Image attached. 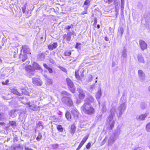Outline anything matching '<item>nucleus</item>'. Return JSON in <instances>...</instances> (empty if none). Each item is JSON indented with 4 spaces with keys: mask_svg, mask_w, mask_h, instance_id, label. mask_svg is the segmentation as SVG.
<instances>
[{
    "mask_svg": "<svg viewBox=\"0 0 150 150\" xmlns=\"http://www.w3.org/2000/svg\"><path fill=\"white\" fill-rule=\"evenodd\" d=\"M48 80H49V83L50 84H52V80L50 79H48Z\"/></svg>",
    "mask_w": 150,
    "mask_h": 150,
    "instance_id": "obj_64",
    "label": "nucleus"
},
{
    "mask_svg": "<svg viewBox=\"0 0 150 150\" xmlns=\"http://www.w3.org/2000/svg\"><path fill=\"white\" fill-rule=\"evenodd\" d=\"M138 73L140 79L142 80H144L145 77V74L143 71L141 70H139Z\"/></svg>",
    "mask_w": 150,
    "mask_h": 150,
    "instance_id": "obj_15",
    "label": "nucleus"
},
{
    "mask_svg": "<svg viewBox=\"0 0 150 150\" xmlns=\"http://www.w3.org/2000/svg\"><path fill=\"white\" fill-rule=\"evenodd\" d=\"M69 97L66 96L63 97L62 99V101L63 103L69 106H72L73 105V102Z\"/></svg>",
    "mask_w": 150,
    "mask_h": 150,
    "instance_id": "obj_6",
    "label": "nucleus"
},
{
    "mask_svg": "<svg viewBox=\"0 0 150 150\" xmlns=\"http://www.w3.org/2000/svg\"><path fill=\"white\" fill-rule=\"evenodd\" d=\"M22 11L23 13H24L26 9V6L25 5H24L23 7L22 8Z\"/></svg>",
    "mask_w": 150,
    "mask_h": 150,
    "instance_id": "obj_45",
    "label": "nucleus"
},
{
    "mask_svg": "<svg viewBox=\"0 0 150 150\" xmlns=\"http://www.w3.org/2000/svg\"><path fill=\"white\" fill-rule=\"evenodd\" d=\"M9 124V125L12 126L13 128H15L16 127V122L15 121H10Z\"/></svg>",
    "mask_w": 150,
    "mask_h": 150,
    "instance_id": "obj_31",
    "label": "nucleus"
},
{
    "mask_svg": "<svg viewBox=\"0 0 150 150\" xmlns=\"http://www.w3.org/2000/svg\"><path fill=\"white\" fill-rule=\"evenodd\" d=\"M47 70H48L49 72L50 73H52L53 72V71H52V69L51 68H50V67H49L48 69H47Z\"/></svg>",
    "mask_w": 150,
    "mask_h": 150,
    "instance_id": "obj_50",
    "label": "nucleus"
},
{
    "mask_svg": "<svg viewBox=\"0 0 150 150\" xmlns=\"http://www.w3.org/2000/svg\"><path fill=\"white\" fill-rule=\"evenodd\" d=\"M73 26V25H70L67 26H66L65 28L67 30H69L71 28V27H72Z\"/></svg>",
    "mask_w": 150,
    "mask_h": 150,
    "instance_id": "obj_49",
    "label": "nucleus"
},
{
    "mask_svg": "<svg viewBox=\"0 0 150 150\" xmlns=\"http://www.w3.org/2000/svg\"><path fill=\"white\" fill-rule=\"evenodd\" d=\"M36 127L39 129V130H42L43 128V127L42 125V123L40 122L37 123Z\"/></svg>",
    "mask_w": 150,
    "mask_h": 150,
    "instance_id": "obj_25",
    "label": "nucleus"
},
{
    "mask_svg": "<svg viewBox=\"0 0 150 150\" xmlns=\"http://www.w3.org/2000/svg\"><path fill=\"white\" fill-rule=\"evenodd\" d=\"M66 82L71 92L73 93H75V89L74 86V84L72 81L69 78H67L66 79Z\"/></svg>",
    "mask_w": 150,
    "mask_h": 150,
    "instance_id": "obj_5",
    "label": "nucleus"
},
{
    "mask_svg": "<svg viewBox=\"0 0 150 150\" xmlns=\"http://www.w3.org/2000/svg\"><path fill=\"white\" fill-rule=\"evenodd\" d=\"M105 2L108 3L109 4L112 2V0H105Z\"/></svg>",
    "mask_w": 150,
    "mask_h": 150,
    "instance_id": "obj_56",
    "label": "nucleus"
},
{
    "mask_svg": "<svg viewBox=\"0 0 150 150\" xmlns=\"http://www.w3.org/2000/svg\"><path fill=\"white\" fill-rule=\"evenodd\" d=\"M148 114L147 113H145L144 114H142L139 115L137 116L136 117V119L139 121H141L142 120H144L146 117L147 116Z\"/></svg>",
    "mask_w": 150,
    "mask_h": 150,
    "instance_id": "obj_13",
    "label": "nucleus"
},
{
    "mask_svg": "<svg viewBox=\"0 0 150 150\" xmlns=\"http://www.w3.org/2000/svg\"><path fill=\"white\" fill-rule=\"evenodd\" d=\"M127 50L125 47L123 48V50L121 52V57L123 59L127 58Z\"/></svg>",
    "mask_w": 150,
    "mask_h": 150,
    "instance_id": "obj_18",
    "label": "nucleus"
},
{
    "mask_svg": "<svg viewBox=\"0 0 150 150\" xmlns=\"http://www.w3.org/2000/svg\"><path fill=\"white\" fill-rule=\"evenodd\" d=\"M81 111L89 115L93 114L95 112L94 109L89 103L85 102L81 108Z\"/></svg>",
    "mask_w": 150,
    "mask_h": 150,
    "instance_id": "obj_1",
    "label": "nucleus"
},
{
    "mask_svg": "<svg viewBox=\"0 0 150 150\" xmlns=\"http://www.w3.org/2000/svg\"><path fill=\"white\" fill-rule=\"evenodd\" d=\"M80 45V44L79 43H77L75 46V48H79V46Z\"/></svg>",
    "mask_w": 150,
    "mask_h": 150,
    "instance_id": "obj_57",
    "label": "nucleus"
},
{
    "mask_svg": "<svg viewBox=\"0 0 150 150\" xmlns=\"http://www.w3.org/2000/svg\"><path fill=\"white\" fill-rule=\"evenodd\" d=\"M67 119L69 121H71V116L70 112H67L65 115Z\"/></svg>",
    "mask_w": 150,
    "mask_h": 150,
    "instance_id": "obj_28",
    "label": "nucleus"
},
{
    "mask_svg": "<svg viewBox=\"0 0 150 150\" xmlns=\"http://www.w3.org/2000/svg\"><path fill=\"white\" fill-rule=\"evenodd\" d=\"M91 146V144L90 143H88L86 145V148L87 149H89Z\"/></svg>",
    "mask_w": 150,
    "mask_h": 150,
    "instance_id": "obj_51",
    "label": "nucleus"
},
{
    "mask_svg": "<svg viewBox=\"0 0 150 150\" xmlns=\"http://www.w3.org/2000/svg\"><path fill=\"white\" fill-rule=\"evenodd\" d=\"M71 54V52L70 51H66L64 52V54L66 56H69Z\"/></svg>",
    "mask_w": 150,
    "mask_h": 150,
    "instance_id": "obj_43",
    "label": "nucleus"
},
{
    "mask_svg": "<svg viewBox=\"0 0 150 150\" xmlns=\"http://www.w3.org/2000/svg\"><path fill=\"white\" fill-rule=\"evenodd\" d=\"M83 144H83L82 142H81L78 147L76 149V150H79L81 148Z\"/></svg>",
    "mask_w": 150,
    "mask_h": 150,
    "instance_id": "obj_46",
    "label": "nucleus"
},
{
    "mask_svg": "<svg viewBox=\"0 0 150 150\" xmlns=\"http://www.w3.org/2000/svg\"><path fill=\"white\" fill-rule=\"evenodd\" d=\"M90 5V0H86L84 3L83 5V6L84 8V10H87Z\"/></svg>",
    "mask_w": 150,
    "mask_h": 150,
    "instance_id": "obj_17",
    "label": "nucleus"
},
{
    "mask_svg": "<svg viewBox=\"0 0 150 150\" xmlns=\"http://www.w3.org/2000/svg\"><path fill=\"white\" fill-rule=\"evenodd\" d=\"M43 66L45 68L47 69H48V68L49 67H48L47 65L46 64H43Z\"/></svg>",
    "mask_w": 150,
    "mask_h": 150,
    "instance_id": "obj_54",
    "label": "nucleus"
},
{
    "mask_svg": "<svg viewBox=\"0 0 150 150\" xmlns=\"http://www.w3.org/2000/svg\"><path fill=\"white\" fill-rule=\"evenodd\" d=\"M23 91H22V93L24 94H26L27 93L25 92V91L26 90V89L25 88L22 89Z\"/></svg>",
    "mask_w": 150,
    "mask_h": 150,
    "instance_id": "obj_52",
    "label": "nucleus"
},
{
    "mask_svg": "<svg viewBox=\"0 0 150 150\" xmlns=\"http://www.w3.org/2000/svg\"><path fill=\"white\" fill-rule=\"evenodd\" d=\"M22 49L23 50V53L24 54H30V50L28 47L24 45L22 47Z\"/></svg>",
    "mask_w": 150,
    "mask_h": 150,
    "instance_id": "obj_14",
    "label": "nucleus"
},
{
    "mask_svg": "<svg viewBox=\"0 0 150 150\" xmlns=\"http://www.w3.org/2000/svg\"><path fill=\"white\" fill-rule=\"evenodd\" d=\"M19 57L20 60L24 62L27 59V57L26 54H20Z\"/></svg>",
    "mask_w": 150,
    "mask_h": 150,
    "instance_id": "obj_21",
    "label": "nucleus"
},
{
    "mask_svg": "<svg viewBox=\"0 0 150 150\" xmlns=\"http://www.w3.org/2000/svg\"><path fill=\"white\" fill-rule=\"evenodd\" d=\"M75 74L76 78L78 80H80L81 79L80 77L79 76L77 73L76 72Z\"/></svg>",
    "mask_w": 150,
    "mask_h": 150,
    "instance_id": "obj_47",
    "label": "nucleus"
},
{
    "mask_svg": "<svg viewBox=\"0 0 150 150\" xmlns=\"http://www.w3.org/2000/svg\"><path fill=\"white\" fill-rule=\"evenodd\" d=\"M101 115H99V116H98V117L97 118L98 120H101Z\"/></svg>",
    "mask_w": 150,
    "mask_h": 150,
    "instance_id": "obj_62",
    "label": "nucleus"
},
{
    "mask_svg": "<svg viewBox=\"0 0 150 150\" xmlns=\"http://www.w3.org/2000/svg\"><path fill=\"white\" fill-rule=\"evenodd\" d=\"M12 92L14 94H16L17 95H21V93L18 91L16 89H12L11 90Z\"/></svg>",
    "mask_w": 150,
    "mask_h": 150,
    "instance_id": "obj_34",
    "label": "nucleus"
},
{
    "mask_svg": "<svg viewBox=\"0 0 150 150\" xmlns=\"http://www.w3.org/2000/svg\"><path fill=\"white\" fill-rule=\"evenodd\" d=\"M75 131V127L74 125H72L71 126V129L70 132L71 133L74 134Z\"/></svg>",
    "mask_w": 150,
    "mask_h": 150,
    "instance_id": "obj_33",
    "label": "nucleus"
},
{
    "mask_svg": "<svg viewBox=\"0 0 150 150\" xmlns=\"http://www.w3.org/2000/svg\"><path fill=\"white\" fill-rule=\"evenodd\" d=\"M87 13V10H85V11H84L82 12L81 14L82 15H84L85 14H86Z\"/></svg>",
    "mask_w": 150,
    "mask_h": 150,
    "instance_id": "obj_58",
    "label": "nucleus"
},
{
    "mask_svg": "<svg viewBox=\"0 0 150 150\" xmlns=\"http://www.w3.org/2000/svg\"><path fill=\"white\" fill-rule=\"evenodd\" d=\"M27 107L33 111H36L38 108V107L36 105L34 104H31L30 102H28L27 103Z\"/></svg>",
    "mask_w": 150,
    "mask_h": 150,
    "instance_id": "obj_12",
    "label": "nucleus"
},
{
    "mask_svg": "<svg viewBox=\"0 0 150 150\" xmlns=\"http://www.w3.org/2000/svg\"><path fill=\"white\" fill-rule=\"evenodd\" d=\"M124 31V29L122 27H120L118 30V34L122 36Z\"/></svg>",
    "mask_w": 150,
    "mask_h": 150,
    "instance_id": "obj_30",
    "label": "nucleus"
},
{
    "mask_svg": "<svg viewBox=\"0 0 150 150\" xmlns=\"http://www.w3.org/2000/svg\"><path fill=\"white\" fill-rule=\"evenodd\" d=\"M102 110L103 112H105V106L104 105V106L103 107V108L102 109Z\"/></svg>",
    "mask_w": 150,
    "mask_h": 150,
    "instance_id": "obj_61",
    "label": "nucleus"
},
{
    "mask_svg": "<svg viewBox=\"0 0 150 150\" xmlns=\"http://www.w3.org/2000/svg\"><path fill=\"white\" fill-rule=\"evenodd\" d=\"M50 63L52 64H54V60L51 59H50Z\"/></svg>",
    "mask_w": 150,
    "mask_h": 150,
    "instance_id": "obj_53",
    "label": "nucleus"
},
{
    "mask_svg": "<svg viewBox=\"0 0 150 150\" xmlns=\"http://www.w3.org/2000/svg\"><path fill=\"white\" fill-rule=\"evenodd\" d=\"M52 147L54 149L57 148L59 147V145L57 144H54L52 145Z\"/></svg>",
    "mask_w": 150,
    "mask_h": 150,
    "instance_id": "obj_48",
    "label": "nucleus"
},
{
    "mask_svg": "<svg viewBox=\"0 0 150 150\" xmlns=\"http://www.w3.org/2000/svg\"><path fill=\"white\" fill-rule=\"evenodd\" d=\"M16 110H12L10 111L9 112V115L10 117L14 118L17 115V113H16Z\"/></svg>",
    "mask_w": 150,
    "mask_h": 150,
    "instance_id": "obj_19",
    "label": "nucleus"
},
{
    "mask_svg": "<svg viewBox=\"0 0 150 150\" xmlns=\"http://www.w3.org/2000/svg\"><path fill=\"white\" fill-rule=\"evenodd\" d=\"M33 83L35 85L41 86L42 84V80L38 78H32Z\"/></svg>",
    "mask_w": 150,
    "mask_h": 150,
    "instance_id": "obj_8",
    "label": "nucleus"
},
{
    "mask_svg": "<svg viewBox=\"0 0 150 150\" xmlns=\"http://www.w3.org/2000/svg\"><path fill=\"white\" fill-rule=\"evenodd\" d=\"M95 87V85L94 84L90 85V88L91 89L94 88Z\"/></svg>",
    "mask_w": 150,
    "mask_h": 150,
    "instance_id": "obj_59",
    "label": "nucleus"
},
{
    "mask_svg": "<svg viewBox=\"0 0 150 150\" xmlns=\"http://www.w3.org/2000/svg\"><path fill=\"white\" fill-rule=\"evenodd\" d=\"M102 93L101 91V89L100 88H99L97 92L96 95V97L97 100H98L99 99Z\"/></svg>",
    "mask_w": 150,
    "mask_h": 150,
    "instance_id": "obj_20",
    "label": "nucleus"
},
{
    "mask_svg": "<svg viewBox=\"0 0 150 150\" xmlns=\"http://www.w3.org/2000/svg\"><path fill=\"white\" fill-rule=\"evenodd\" d=\"M124 1L121 0V10L123 11L124 8Z\"/></svg>",
    "mask_w": 150,
    "mask_h": 150,
    "instance_id": "obj_37",
    "label": "nucleus"
},
{
    "mask_svg": "<svg viewBox=\"0 0 150 150\" xmlns=\"http://www.w3.org/2000/svg\"><path fill=\"white\" fill-rule=\"evenodd\" d=\"M126 107V104L123 103L121 104L118 108L117 110V115L119 117H120L124 112Z\"/></svg>",
    "mask_w": 150,
    "mask_h": 150,
    "instance_id": "obj_3",
    "label": "nucleus"
},
{
    "mask_svg": "<svg viewBox=\"0 0 150 150\" xmlns=\"http://www.w3.org/2000/svg\"><path fill=\"white\" fill-rule=\"evenodd\" d=\"M77 91L79 93V98L81 99H83L85 97V91H83L80 87L77 88Z\"/></svg>",
    "mask_w": 150,
    "mask_h": 150,
    "instance_id": "obj_7",
    "label": "nucleus"
},
{
    "mask_svg": "<svg viewBox=\"0 0 150 150\" xmlns=\"http://www.w3.org/2000/svg\"><path fill=\"white\" fill-rule=\"evenodd\" d=\"M57 129L60 132H62L63 130V129L61 125H58L57 126Z\"/></svg>",
    "mask_w": 150,
    "mask_h": 150,
    "instance_id": "obj_36",
    "label": "nucleus"
},
{
    "mask_svg": "<svg viewBox=\"0 0 150 150\" xmlns=\"http://www.w3.org/2000/svg\"><path fill=\"white\" fill-rule=\"evenodd\" d=\"M120 133V129H117L115 130V132L112 134L115 135V137H117Z\"/></svg>",
    "mask_w": 150,
    "mask_h": 150,
    "instance_id": "obj_29",
    "label": "nucleus"
},
{
    "mask_svg": "<svg viewBox=\"0 0 150 150\" xmlns=\"http://www.w3.org/2000/svg\"><path fill=\"white\" fill-rule=\"evenodd\" d=\"M71 113L75 120H77L78 118L79 113L76 108H74L72 109L71 111Z\"/></svg>",
    "mask_w": 150,
    "mask_h": 150,
    "instance_id": "obj_11",
    "label": "nucleus"
},
{
    "mask_svg": "<svg viewBox=\"0 0 150 150\" xmlns=\"http://www.w3.org/2000/svg\"><path fill=\"white\" fill-rule=\"evenodd\" d=\"M94 25H96L97 23V20L96 18H95L94 19Z\"/></svg>",
    "mask_w": 150,
    "mask_h": 150,
    "instance_id": "obj_55",
    "label": "nucleus"
},
{
    "mask_svg": "<svg viewBox=\"0 0 150 150\" xmlns=\"http://www.w3.org/2000/svg\"><path fill=\"white\" fill-rule=\"evenodd\" d=\"M117 137H115V135L112 134L110 137L108 139V145H111L113 144L116 140Z\"/></svg>",
    "mask_w": 150,
    "mask_h": 150,
    "instance_id": "obj_10",
    "label": "nucleus"
},
{
    "mask_svg": "<svg viewBox=\"0 0 150 150\" xmlns=\"http://www.w3.org/2000/svg\"><path fill=\"white\" fill-rule=\"evenodd\" d=\"M57 46V44L56 42H54L52 44L48 45V48L49 50H52L56 48Z\"/></svg>",
    "mask_w": 150,
    "mask_h": 150,
    "instance_id": "obj_16",
    "label": "nucleus"
},
{
    "mask_svg": "<svg viewBox=\"0 0 150 150\" xmlns=\"http://www.w3.org/2000/svg\"><path fill=\"white\" fill-rule=\"evenodd\" d=\"M88 136H85L83 139H82V141L81 142H82L84 144L85 142L87 140V139L88 138Z\"/></svg>",
    "mask_w": 150,
    "mask_h": 150,
    "instance_id": "obj_40",
    "label": "nucleus"
},
{
    "mask_svg": "<svg viewBox=\"0 0 150 150\" xmlns=\"http://www.w3.org/2000/svg\"><path fill=\"white\" fill-rule=\"evenodd\" d=\"M61 69L63 71H66V70L63 67H62V68H61Z\"/></svg>",
    "mask_w": 150,
    "mask_h": 150,
    "instance_id": "obj_63",
    "label": "nucleus"
},
{
    "mask_svg": "<svg viewBox=\"0 0 150 150\" xmlns=\"http://www.w3.org/2000/svg\"><path fill=\"white\" fill-rule=\"evenodd\" d=\"M94 101V99L91 96H89L88 98L86 99L85 102H88L90 104L91 103Z\"/></svg>",
    "mask_w": 150,
    "mask_h": 150,
    "instance_id": "obj_26",
    "label": "nucleus"
},
{
    "mask_svg": "<svg viewBox=\"0 0 150 150\" xmlns=\"http://www.w3.org/2000/svg\"><path fill=\"white\" fill-rule=\"evenodd\" d=\"M26 70L29 72V73H31L32 75H33V72L34 71V70L31 66L29 65L26 68Z\"/></svg>",
    "mask_w": 150,
    "mask_h": 150,
    "instance_id": "obj_24",
    "label": "nucleus"
},
{
    "mask_svg": "<svg viewBox=\"0 0 150 150\" xmlns=\"http://www.w3.org/2000/svg\"><path fill=\"white\" fill-rule=\"evenodd\" d=\"M93 79V76L91 75H89L88 76V80L89 81H91Z\"/></svg>",
    "mask_w": 150,
    "mask_h": 150,
    "instance_id": "obj_44",
    "label": "nucleus"
},
{
    "mask_svg": "<svg viewBox=\"0 0 150 150\" xmlns=\"http://www.w3.org/2000/svg\"><path fill=\"white\" fill-rule=\"evenodd\" d=\"M146 129L147 132H150V122L146 125Z\"/></svg>",
    "mask_w": 150,
    "mask_h": 150,
    "instance_id": "obj_38",
    "label": "nucleus"
},
{
    "mask_svg": "<svg viewBox=\"0 0 150 150\" xmlns=\"http://www.w3.org/2000/svg\"><path fill=\"white\" fill-rule=\"evenodd\" d=\"M139 44L141 49L142 50L144 51L147 48V45L143 40H140L139 41Z\"/></svg>",
    "mask_w": 150,
    "mask_h": 150,
    "instance_id": "obj_9",
    "label": "nucleus"
},
{
    "mask_svg": "<svg viewBox=\"0 0 150 150\" xmlns=\"http://www.w3.org/2000/svg\"><path fill=\"white\" fill-rule=\"evenodd\" d=\"M38 56L39 57L40 59L41 60H43L44 59L45 57L44 54L42 53L39 54Z\"/></svg>",
    "mask_w": 150,
    "mask_h": 150,
    "instance_id": "obj_39",
    "label": "nucleus"
},
{
    "mask_svg": "<svg viewBox=\"0 0 150 150\" xmlns=\"http://www.w3.org/2000/svg\"><path fill=\"white\" fill-rule=\"evenodd\" d=\"M51 118V120L54 122H59V119L57 118L55 116H52Z\"/></svg>",
    "mask_w": 150,
    "mask_h": 150,
    "instance_id": "obj_32",
    "label": "nucleus"
},
{
    "mask_svg": "<svg viewBox=\"0 0 150 150\" xmlns=\"http://www.w3.org/2000/svg\"><path fill=\"white\" fill-rule=\"evenodd\" d=\"M33 67L37 70H40L41 69L40 66L35 62H33Z\"/></svg>",
    "mask_w": 150,
    "mask_h": 150,
    "instance_id": "obj_27",
    "label": "nucleus"
},
{
    "mask_svg": "<svg viewBox=\"0 0 150 150\" xmlns=\"http://www.w3.org/2000/svg\"><path fill=\"white\" fill-rule=\"evenodd\" d=\"M7 117V115L6 113L3 112L0 113V119L1 120H5L6 119Z\"/></svg>",
    "mask_w": 150,
    "mask_h": 150,
    "instance_id": "obj_23",
    "label": "nucleus"
},
{
    "mask_svg": "<svg viewBox=\"0 0 150 150\" xmlns=\"http://www.w3.org/2000/svg\"><path fill=\"white\" fill-rule=\"evenodd\" d=\"M71 35L74 36L76 35V33L74 31H72V32H68L67 34L64 35L63 37L64 39L63 40L67 42H69L71 40Z\"/></svg>",
    "mask_w": 150,
    "mask_h": 150,
    "instance_id": "obj_4",
    "label": "nucleus"
},
{
    "mask_svg": "<svg viewBox=\"0 0 150 150\" xmlns=\"http://www.w3.org/2000/svg\"><path fill=\"white\" fill-rule=\"evenodd\" d=\"M61 94L63 97L67 96L70 97L71 96L70 94L68 93L66 91H63L61 92Z\"/></svg>",
    "mask_w": 150,
    "mask_h": 150,
    "instance_id": "obj_35",
    "label": "nucleus"
},
{
    "mask_svg": "<svg viewBox=\"0 0 150 150\" xmlns=\"http://www.w3.org/2000/svg\"><path fill=\"white\" fill-rule=\"evenodd\" d=\"M141 108L142 109H144L146 107V105L145 103H141V105H140Z\"/></svg>",
    "mask_w": 150,
    "mask_h": 150,
    "instance_id": "obj_42",
    "label": "nucleus"
},
{
    "mask_svg": "<svg viewBox=\"0 0 150 150\" xmlns=\"http://www.w3.org/2000/svg\"><path fill=\"white\" fill-rule=\"evenodd\" d=\"M42 137V134L41 133H39L38 134L37 137L36 138V139L38 141H39L41 139Z\"/></svg>",
    "mask_w": 150,
    "mask_h": 150,
    "instance_id": "obj_41",
    "label": "nucleus"
},
{
    "mask_svg": "<svg viewBox=\"0 0 150 150\" xmlns=\"http://www.w3.org/2000/svg\"><path fill=\"white\" fill-rule=\"evenodd\" d=\"M137 58L138 61L140 63H144V59L142 55L139 54L137 55Z\"/></svg>",
    "mask_w": 150,
    "mask_h": 150,
    "instance_id": "obj_22",
    "label": "nucleus"
},
{
    "mask_svg": "<svg viewBox=\"0 0 150 150\" xmlns=\"http://www.w3.org/2000/svg\"><path fill=\"white\" fill-rule=\"evenodd\" d=\"M25 150H33L31 148H29L28 147H26L25 148Z\"/></svg>",
    "mask_w": 150,
    "mask_h": 150,
    "instance_id": "obj_60",
    "label": "nucleus"
},
{
    "mask_svg": "<svg viewBox=\"0 0 150 150\" xmlns=\"http://www.w3.org/2000/svg\"><path fill=\"white\" fill-rule=\"evenodd\" d=\"M111 115H110L108 120V122L109 125V128L112 129L114 127V125L115 123L114 121L113 120V116L115 114H117V111H116V109L115 108H112L110 111Z\"/></svg>",
    "mask_w": 150,
    "mask_h": 150,
    "instance_id": "obj_2",
    "label": "nucleus"
}]
</instances>
